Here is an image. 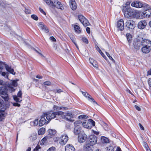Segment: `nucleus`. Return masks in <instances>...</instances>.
<instances>
[{
    "instance_id": "nucleus-1",
    "label": "nucleus",
    "mask_w": 151,
    "mask_h": 151,
    "mask_svg": "<svg viewBox=\"0 0 151 151\" xmlns=\"http://www.w3.org/2000/svg\"><path fill=\"white\" fill-rule=\"evenodd\" d=\"M63 114V112L61 111H58L55 112H52L44 114V116H45L46 118L48 120L47 121V123H48L50 120L51 119L55 118L56 115L60 116Z\"/></svg>"
},
{
    "instance_id": "nucleus-2",
    "label": "nucleus",
    "mask_w": 151,
    "mask_h": 151,
    "mask_svg": "<svg viewBox=\"0 0 151 151\" xmlns=\"http://www.w3.org/2000/svg\"><path fill=\"white\" fill-rule=\"evenodd\" d=\"M7 88L5 86H2L0 87V96L6 101H7L9 99L7 92Z\"/></svg>"
},
{
    "instance_id": "nucleus-3",
    "label": "nucleus",
    "mask_w": 151,
    "mask_h": 151,
    "mask_svg": "<svg viewBox=\"0 0 151 151\" xmlns=\"http://www.w3.org/2000/svg\"><path fill=\"white\" fill-rule=\"evenodd\" d=\"M134 9H131L129 6H124L123 7L122 11L124 13V17L128 18L132 16Z\"/></svg>"
},
{
    "instance_id": "nucleus-4",
    "label": "nucleus",
    "mask_w": 151,
    "mask_h": 151,
    "mask_svg": "<svg viewBox=\"0 0 151 151\" xmlns=\"http://www.w3.org/2000/svg\"><path fill=\"white\" fill-rule=\"evenodd\" d=\"M83 127L87 129H91L93 126H95V122L91 119L85 120L82 123Z\"/></svg>"
},
{
    "instance_id": "nucleus-5",
    "label": "nucleus",
    "mask_w": 151,
    "mask_h": 151,
    "mask_svg": "<svg viewBox=\"0 0 151 151\" xmlns=\"http://www.w3.org/2000/svg\"><path fill=\"white\" fill-rule=\"evenodd\" d=\"M63 113L62 114L60 115V116L63 119L71 122H73L74 121V120L71 119L73 118V115L71 112L67 111L66 113H65L63 112Z\"/></svg>"
},
{
    "instance_id": "nucleus-6",
    "label": "nucleus",
    "mask_w": 151,
    "mask_h": 151,
    "mask_svg": "<svg viewBox=\"0 0 151 151\" xmlns=\"http://www.w3.org/2000/svg\"><path fill=\"white\" fill-rule=\"evenodd\" d=\"M4 66H5L6 70L11 74L14 75L15 74V72H14L13 69L11 67L9 66L6 64L5 62L0 61V70H2L3 69Z\"/></svg>"
},
{
    "instance_id": "nucleus-7",
    "label": "nucleus",
    "mask_w": 151,
    "mask_h": 151,
    "mask_svg": "<svg viewBox=\"0 0 151 151\" xmlns=\"http://www.w3.org/2000/svg\"><path fill=\"white\" fill-rule=\"evenodd\" d=\"M125 24L127 29L131 30L134 29L135 27V22L133 21L130 19L127 20L125 23Z\"/></svg>"
},
{
    "instance_id": "nucleus-8",
    "label": "nucleus",
    "mask_w": 151,
    "mask_h": 151,
    "mask_svg": "<svg viewBox=\"0 0 151 151\" xmlns=\"http://www.w3.org/2000/svg\"><path fill=\"white\" fill-rule=\"evenodd\" d=\"M132 6L137 8H139L142 7H145L148 6V5L146 4H143L141 2L139 1H137L133 2L131 4Z\"/></svg>"
},
{
    "instance_id": "nucleus-9",
    "label": "nucleus",
    "mask_w": 151,
    "mask_h": 151,
    "mask_svg": "<svg viewBox=\"0 0 151 151\" xmlns=\"http://www.w3.org/2000/svg\"><path fill=\"white\" fill-rule=\"evenodd\" d=\"M87 138V135L84 132H81L78 136V141L80 143L84 142Z\"/></svg>"
},
{
    "instance_id": "nucleus-10",
    "label": "nucleus",
    "mask_w": 151,
    "mask_h": 151,
    "mask_svg": "<svg viewBox=\"0 0 151 151\" xmlns=\"http://www.w3.org/2000/svg\"><path fill=\"white\" fill-rule=\"evenodd\" d=\"M97 138L96 136L91 135L89 136L88 144L93 146L94 145L97 143Z\"/></svg>"
},
{
    "instance_id": "nucleus-11",
    "label": "nucleus",
    "mask_w": 151,
    "mask_h": 151,
    "mask_svg": "<svg viewBox=\"0 0 151 151\" xmlns=\"http://www.w3.org/2000/svg\"><path fill=\"white\" fill-rule=\"evenodd\" d=\"M18 81V80L16 79L12 81L11 83L9 84L7 86L8 89L10 90L12 92L14 91L15 89L13 87V86H17V82Z\"/></svg>"
},
{
    "instance_id": "nucleus-12",
    "label": "nucleus",
    "mask_w": 151,
    "mask_h": 151,
    "mask_svg": "<svg viewBox=\"0 0 151 151\" xmlns=\"http://www.w3.org/2000/svg\"><path fill=\"white\" fill-rule=\"evenodd\" d=\"M134 48L137 50L139 49L141 47V41L137 39L135 40L133 43Z\"/></svg>"
},
{
    "instance_id": "nucleus-13",
    "label": "nucleus",
    "mask_w": 151,
    "mask_h": 151,
    "mask_svg": "<svg viewBox=\"0 0 151 151\" xmlns=\"http://www.w3.org/2000/svg\"><path fill=\"white\" fill-rule=\"evenodd\" d=\"M68 140V137L66 134L62 135L60 137V144L62 145H65Z\"/></svg>"
},
{
    "instance_id": "nucleus-14",
    "label": "nucleus",
    "mask_w": 151,
    "mask_h": 151,
    "mask_svg": "<svg viewBox=\"0 0 151 151\" xmlns=\"http://www.w3.org/2000/svg\"><path fill=\"white\" fill-rule=\"evenodd\" d=\"M13 98L14 100L16 102H20L22 101V93L21 91H19L17 93V96L16 95L13 96Z\"/></svg>"
},
{
    "instance_id": "nucleus-15",
    "label": "nucleus",
    "mask_w": 151,
    "mask_h": 151,
    "mask_svg": "<svg viewBox=\"0 0 151 151\" xmlns=\"http://www.w3.org/2000/svg\"><path fill=\"white\" fill-rule=\"evenodd\" d=\"M148 6L145 7H146L145 10L143 12V14L146 17L149 18L151 17V9H149Z\"/></svg>"
},
{
    "instance_id": "nucleus-16",
    "label": "nucleus",
    "mask_w": 151,
    "mask_h": 151,
    "mask_svg": "<svg viewBox=\"0 0 151 151\" xmlns=\"http://www.w3.org/2000/svg\"><path fill=\"white\" fill-rule=\"evenodd\" d=\"M38 26L39 28L46 33H48L49 30L47 27L42 22L38 23Z\"/></svg>"
},
{
    "instance_id": "nucleus-17",
    "label": "nucleus",
    "mask_w": 151,
    "mask_h": 151,
    "mask_svg": "<svg viewBox=\"0 0 151 151\" xmlns=\"http://www.w3.org/2000/svg\"><path fill=\"white\" fill-rule=\"evenodd\" d=\"M147 24L146 21L142 20L139 22L138 24V27L139 29H143L145 28Z\"/></svg>"
},
{
    "instance_id": "nucleus-18",
    "label": "nucleus",
    "mask_w": 151,
    "mask_h": 151,
    "mask_svg": "<svg viewBox=\"0 0 151 151\" xmlns=\"http://www.w3.org/2000/svg\"><path fill=\"white\" fill-rule=\"evenodd\" d=\"M81 92L83 95L86 98H88V100L89 101L93 102L94 103L97 104L96 102L95 101L94 99H93L91 96L86 92H83L81 91Z\"/></svg>"
},
{
    "instance_id": "nucleus-19",
    "label": "nucleus",
    "mask_w": 151,
    "mask_h": 151,
    "mask_svg": "<svg viewBox=\"0 0 151 151\" xmlns=\"http://www.w3.org/2000/svg\"><path fill=\"white\" fill-rule=\"evenodd\" d=\"M124 21L122 19L118 21L117 24V27L118 29L120 31L124 29Z\"/></svg>"
},
{
    "instance_id": "nucleus-20",
    "label": "nucleus",
    "mask_w": 151,
    "mask_h": 151,
    "mask_svg": "<svg viewBox=\"0 0 151 151\" xmlns=\"http://www.w3.org/2000/svg\"><path fill=\"white\" fill-rule=\"evenodd\" d=\"M142 46L151 47V41L148 40H144L141 41Z\"/></svg>"
},
{
    "instance_id": "nucleus-21",
    "label": "nucleus",
    "mask_w": 151,
    "mask_h": 151,
    "mask_svg": "<svg viewBox=\"0 0 151 151\" xmlns=\"http://www.w3.org/2000/svg\"><path fill=\"white\" fill-rule=\"evenodd\" d=\"M70 6L73 10H75L77 8L75 0H69Z\"/></svg>"
},
{
    "instance_id": "nucleus-22",
    "label": "nucleus",
    "mask_w": 151,
    "mask_h": 151,
    "mask_svg": "<svg viewBox=\"0 0 151 151\" xmlns=\"http://www.w3.org/2000/svg\"><path fill=\"white\" fill-rule=\"evenodd\" d=\"M93 146L88 143L84 146V151H93Z\"/></svg>"
},
{
    "instance_id": "nucleus-23",
    "label": "nucleus",
    "mask_w": 151,
    "mask_h": 151,
    "mask_svg": "<svg viewBox=\"0 0 151 151\" xmlns=\"http://www.w3.org/2000/svg\"><path fill=\"white\" fill-rule=\"evenodd\" d=\"M53 4L55 6V7L56 6L57 8L63 10L64 9V8L61 3L58 1H55Z\"/></svg>"
},
{
    "instance_id": "nucleus-24",
    "label": "nucleus",
    "mask_w": 151,
    "mask_h": 151,
    "mask_svg": "<svg viewBox=\"0 0 151 151\" xmlns=\"http://www.w3.org/2000/svg\"><path fill=\"white\" fill-rule=\"evenodd\" d=\"M132 14L131 17H133L137 19H139L140 17V14L139 11H136L134 10L133 12H132Z\"/></svg>"
},
{
    "instance_id": "nucleus-25",
    "label": "nucleus",
    "mask_w": 151,
    "mask_h": 151,
    "mask_svg": "<svg viewBox=\"0 0 151 151\" xmlns=\"http://www.w3.org/2000/svg\"><path fill=\"white\" fill-rule=\"evenodd\" d=\"M45 117V116H44V114L41 116V118L39 122V124L40 126H43L46 122L47 121Z\"/></svg>"
},
{
    "instance_id": "nucleus-26",
    "label": "nucleus",
    "mask_w": 151,
    "mask_h": 151,
    "mask_svg": "<svg viewBox=\"0 0 151 151\" xmlns=\"http://www.w3.org/2000/svg\"><path fill=\"white\" fill-rule=\"evenodd\" d=\"M65 151H75L74 147L70 144H68L65 147Z\"/></svg>"
},
{
    "instance_id": "nucleus-27",
    "label": "nucleus",
    "mask_w": 151,
    "mask_h": 151,
    "mask_svg": "<svg viewBox=\"0 0 151 151\" xmlns=\"http://www.w3.org/2000/svg\"><path fill=\"white\" fill-rule=\"evenodd\" d=\"M89 61L91 64L95 68H98V66L97 62L93 58H90L89 59Z\"/></svg>"
},
{
    "instance_id": "nucleus-28",
    "label": "nucleus",
    "mask_w": 151,
    "mask_h": 151,
    "mask_svg": "<svg viewBox=\"0 0 151 151\" xmlns=\"http://www.w3.org/2000/svg\"><path fill=\"white\" fill-rule=\"evenodd\" d=\"M142 51L145 53H148L151 50V47L142 46L141 48Z\"/></svg>"
},
{
    "instance_id": "nucleus-29",
    "label": "nucleus",
    "mask_w": 151,
    "mask_h": 151,
    "mask_svg": "<svg viewBox=\"0 0 151 151\" xmlns=\"http://www.w3.org/2000/svg\"><path fill=\"white\" fill-rule=\"evenodd\" d=\"M81 127H75L74 129V133L75 135H78L81 133Z\"/></svg>"
},
{
    "instance_id": "nucleus-30",
    "label": "nucleus",
    "mask_w": 151,
    "mask_h": 151,
    "mask_svg": "<svg viewBox=\"0 0 151 151\" xmlns=\"http://www.w3.org/2000/svg\"><path fill=\"white\" fill-rule=\"evenodd\" d=\"M46 2L47 4H48L52 8H55V6L53 4V2L51 1V0H43Z\"/></svg>"
},
{
    "instance_id": "nucleus-31",
    "label": "nucleus",
    "mask_w": 151,
    "mask_h": 151,
    "mask_svg": "<svg viewBox=\"0 0 151 151\" xmlns=\"http://www.w3.org/2000/svg\"><path fill=\"white\" fill-rule=\"evenodd\" d=\"M49 139V137H48L46 136L45 137L41 140L40 142V144L41 145H43L44 143L48 141Z\"/></svg>"
},
{
    "instance_id": "nucleus-32",
    "label": "nucleus",
    "mask_w": 151,
    "mask_h": 151,
    "mask_svg": "<svg viewBox=\"0 0 151 151\" xmlns=\"http://www.w3.org/2000/svg\"><path fill=\"white\" fill-rule=\"evenodd\" d=\"M49 134L50 135H54L56 133V131L55 129H49L48 131Z\"/></svg>"
},
{
    "instance_id": "nucleus-33",
    "label": "nucleus",
    "mask_w": 151,
    "mask_h": 151,
    "mask_svg": "<svg viewBox=\"0 0 151 151\" xmlns=\"http://www.w3.org/2000/svg\"><path fill=\"white\" fill-rule=\"evenodd\" d=\"M82 122L80 120L76 121L74 123L75 127H81L80 125L81 124Z\"/></svg>"
},
{
    "instance_id": "nucleus-34",
    "label": "nucleus",
    "mask_w": 151,
    "mask_h": 151,
    "mask_svg": "<svg viewBox=\"0 0 151 151\" xmlns=\"http://www.w3.org/2000/svg\"><path fill=\"white\" fill-rule=\"evenodd\" d=\"M101 141L103 143H107L109 142L108 139L104 137H101Z\"/></svg>"
},
{
    "instance_id": "nucleus-35",
    "label": "nucleus",
    "mask_w": 151,
    "mask_h": 151,
    "mask_svg": "<svg viewBox=\"0 0 151 151\" xmlns=\"http://www.w3.org/2000/svg\"><path fill=\"white\" fill-rule=\"evenodd\" d=\"M74 29L75 31L78 33H80L81 32V29L80 27L77 25H75L74 26Z\"/></svg>"
},
{
    "instance_id": "nucleus-36",
    "label": "nucleus",
    "mask_w": 151,
    "mask_h": 151,
    "mask_svg": "<svg viewBox=\"0 0 151 151\" xmlns=\"http://www.w3.org/2000/svg\"><path fill=\"white\" fill-rule=\"evenodd\" d=\"M45 129L44 128H40L38 131V134L40 135H42L44 134L45 132Z\"/></svg>"
},
{
    "instance_id": "nucleus-37",
    "label": "nucleus",
    "mask_w": 151,
    "mask_h": 151,
    "mask_svg": "<svg viewBox=\"0 0 151 151\" xmlns=\"http://www.w3.org/2000/svg\"><path fill=\"white\" fill-rule=\"evenodd\" d=\"M81 23L85 27H86L89 25V23L88 21L86 18Z\"/></svg>"
},
{
    "instance_id": "nucleus-38",
    "label": "nucleus",
    "mask_w": 151,
    "mask_h": 151,
    "mask_svg": "<svg viewBox=\"0 0 151 151\" xmlns=\"http://www.w3.org/2000/svg\"><path fill=\"white\" fill-rule=\"evenodd\" d=\"M37 134H33L31 135L30 137V140L33 141L36 140V139H37Z\"/></svg>"
},
{
    "instance_id": "nucleus-39",
    "label": "nucleus",
    "mask_w": 151,
    "mask_h": 151,
    "mask_svg": "<svg viewBox=\"0 0 151 151\" xmlns=\"http://www.w3.org/2000/svg\"><path fill=\"white\" fill-rule=\"evenodd\" d=\"M127 40L129 43H131V40H132V37L131 35L129 34H127Z\"/></svg>"
},
{
    "instance_id": "nucleus-40",
    "label": "nucleus",
    "mask_w": 151,
    "mask_h": 151,
    "mask_svg": "<svg viewBox=\"0 0 151 151\" xmlns=\"http://www.w3.org/2000/svg\"><path fill=\"white\" fill-rule=\"evenodd\" d=\"M78 18L80 21L82 23L83 21L84 20L85 18L83 15H80L78 16Z\"/></svg>"
},
{
    "instance_id": "nucleus-41",
    "label": "nucleus",
    "mask_w": 151,
    "mask_h": 151,
    "mask_svg": "<svg viewBox=\"0 0 151 151\" xmlns=\"http://www.w3.org/2000/svg\"><path fill=\"white\" fill-rule=\"evenodd\" d=\"M1 70H0V74H1V75L4 76L5 78H8V75L7 74H6V73L4 72H2Z\"/></svg>"
},
{
    "instance_id": "nucleus-42",
    "label": "nucleus",
    "mask_w": 151,
    "mask_h": 151,
    "mask_svg": "<svg viewBox=\"0 0 151 151\" xmlns=\"http://www.w3.org/2000/svg\"><path fill=\"white\" fill-rule=\"evenodd\" d=\"M4 112H0V121H2L4 119Z\"/></svg>"
},
{
    "instance_id": "nucleus-43",
    "label": "nucleus",
    "mask_w": 151,
    "mask_h": 151,
    "mask_svg": "<svg viewBox=\"0 0 151 151\" xmlns=\"http://www.w3.org/2000/svg\"><path fill=\"white\" fill-rule=\"evenodd\" d=\"M67 109V108L62 107H59L56 106L54 107V109H56V110H59L62 109Z\"/></svg>"
},
{
    "instance_id": "nucleus-44",
    "label": "nucleus",
    "mask_w": 151,
    "mask_h": 151,
    "mask_svg": "<svg viewBox=\"0 0 151 151\" xmlns=\"http://www.w3.org/2000/svg\"><path fill=\"white\" fill-rule=\"evenodd\" d=\"M78 118L79 119H86L88 118V116L85 115H81L79 116Z\"/></svg>"
},
{
    "instance_id": "nucleus-45",
    "label": "nucleus",
    "mask_w": 151,
    "mask_h": 151,
    "mask_svg": "<svg viewBox=\"0 0 151 151\" xmlns=\"http://www.w3.org/2000/svg\"><path fill=\"white\" fill-rule=\"evenodd\" d=\"M106 148L107 151H114V147L112 146H109Z\"/></svg>"
},
{
    "instance_id": "nucleus-46",
    "label": "nucleus",
    "mask_w": 151,
    "mask_h": 151,
    "mask_svg": "<svg viewBox=\"0 0 151 151\" xmlns=\"http://www.w3.org/2000/svg\"><path fill=\"white\" fill-rule=\"evenodd\" d=\"M143 143L144 145V147L146 149V151L148 150V149H150L148 147V145L145 142L143 141Z\"/></svg>"
},
{
    "instance_id": "nucleus-47",
    "label": "nucleus",
    "mask_w": 151,
    "mask_h": 151,
    "mask_svg": "<svg viewBox=\"0 0 151 151\" xmlns=\"http://www.w3.org/2000/svg\"><path fill=\"white\" fill-rule=\"evenodd\" d=\"M82 41L86 44H87L88 43V39L86 37H83L82 38Z\"/></svg>"
},
{
    "instance_id": "nucleus-48",
    "label": "nucleus",
    "mask_w": 151,
    "mask_h": 151,
    "mask_svg": "<svg viewBox=\"0 0 151 151\" xmlns=\"http://www.w3.org/2000/svg\"><path fill=\"white\" fill-rule=\"evenodd\" d=\"M31 18L35 20H38V17L35 15L33 14L31 16Z\"/></svg>"
},
{
    "instance_id": "nucleus-49",
    "label": "nucleus",
    "mask_w": 151,
    "mask_h": 151,
    "mask_svg": "<svg viewBox=\"0 0 151 151\" xmlns=\"http://www.w3.org/2000/svg\"><path fill=\"white\" fill-rule=\"evenodd\" d=\"M43 84L45 85H46L47 86H49L51 85V83L50 81H46L44 82Z\"/></svg>"
},
{
    "instance_id": "nucleus-50",
    "label": "nucleus",
    "mask_w": 151,
    "mask_h": 151,
    "mask_svg": "<svg viewBox=\"0 0 151 151\" xmlns=\"http://www.w3.org/2000/svg\"><path fill=\"white\" fill-rule=\"evenodd\" d=\"M38 119H35L33 122V125L34 126H36L38 123Z\"/></svg>"
},
{
    "instance_id": "nucleus-51",
    "label": "nucleus",
    "mask_w": 151,
    "mask_h": 151,
    "mask_svg": "<svg viewBox=\"0 0 151 151\" xmlns=\"http://www.w3.org/2000/svg\"><path fill=\"white\" fill-rule=\"evenodd\" d=\"M70 39L72 40V42L74 43V42H75V38L74 36L73 35H72L71 34L70 35Z\"/></svg>"
},
{
    "instance_id": "nucleus-52",
    "label": "nucleus",
    "mask_w": 151,
    "mask_h": 151,
    "mask_svg": "<svg viewBox=\"0 0 151 151\" xmlns=\"http://www.w3.org/2000/svg\"><path fill=\"white\" fill-rule=\"evenodd\" d=\"M24 12L26 14H29L31 13V10L27 9H25Z\"/></svg>"
},
{
    "instance_id": "nucleus-53",
    "label": "nucleus",
    "mask_w": 151,
    "mask_h": 151,
    "mask_svg": "<svg viewBox=\"0 0 151 151\" xmlns=\"http://www.w3.org/2000/svg\"><path fill=\"white\" fill-rule=\"evenodd\" d=\"M47 151H55V148L54 147H52L49 148Z\"/></svg>"
},
{
    "instance_id": "nucleus-54",
    "label": "nucleus",
    "mask_w": 151,
    "mask_h": 151,
    "mask_svg": "<svg viewBox=\"0 0 151 151\" xmlns=\"http://www.w3.org/2000/svg\"><path fill=\"white\" fill-rule=\"evenodd\" d=\"M40 148V147L39 145H37L36 147L34 149V151H37V150Z\"/></svg>"
},
{
    "instance_id": "nucleus-55",
    "label": "nucleus",
    "mask_w": 151,
    "mask_h": 151,
    "mask_svg": "<svg viewBox=\"0 0 151 151\" xmlns=\"http://www.w3.org/2000/svg\"><path fill=\"white\" fill-rule=\"evenodd\" d=\"M3 100L0 99V109H2L1 107L3 106Z\"/></svg>"
},
{
    "instance_id": "nucleus-56",
    "label": "nucleus",
    "mask_w": 151,
    "mask_h": 151,
    "mask_svg": "<svg viewBox=\"0 0 151 151\" xmlns=\"http://www.w3.org/2000/svg\"><path fill=\"white\" fill-rule=\"evenodd\" d=\"M13 104V106H15L19 107L20 106V104L17 103H14Z\"/></svg>"
},
{
    "instance_id": "nucleus-57",
    "label": "nucleus",
    "mask_w": 151,
    "mask_h": 151,
    "mask_svg": "<svg viewBox=\"0 0 151 151\" xmlns=\"http://www.w3.org/2000/svg\"><path fill=\"white\" fill-rule=\"evenodd\" d=\"M4 82L2 80H0V85H2V86H4Z\"/></svg>"
},
{
    "instance_id": "nucleus-58",
    "label": "nucleus",
    "mask_w": 151,
    "mask_h": 151,
    "mask_svg": "<svg viewBox=\"0 0 151 151\" xmlns=\"http://www.w3.org/2000/svg\"><path fill=\"white\" fill-rule=\"evenodd\" d=\"M50 39L53 42H55L56 41L55 38L53 36L51 37H50Z\"/></svg>"
},
{
    "instance_id": "nucleus-59",
    "label": "nucleus",
    "mask_w": 151,
    "mask_h": 151,
    "mask_svg": "<svg viewBox=\"0 0 151 151\" xmlns=\"http://www.w3.org/2000/svg\"><path fill=\"white\" fill-rule=\"evenodd\" d=\"M135 107L136 108V109L137 110H138L139 111H140L141 110L140 108L138 106L135 105Z\"/></svg>"
},
{
    "instance_id": "nucleus-60",
    "label": "nucleus",
    "mask_w": 151,
    "mask_h": 151,
    "mask_svg": "<svg viewBox=\"0 0 151 151\" xmlns=\"http://www.w3.org/2000/svg\"><path fill=\"white\" fill-rule=\"evenodd\" d=\"M148 82L151 88V78H149Z\"/></svg>"
},
{
    "instance_id": "nucleus-61",
    "label": "nucleus",
    "mask_w": 151,
    "mask_h": 151,
    "mask_svg": "<svg viewBox=\"0 0 151 151\" xmlns=\"http://www.w3.org/2000/svg\"><path fill=\"white\" fill-rule=\"evenodd\" d=\"M86 31L88 33V34H89L90 33V28L88 27H87L86 28Z\"/></svg>"
},
{
    "instance_id": "nucleus-62",
    "label": "nucleus",
    "mask_w": 151,
    "mask_h": 151,
    "mask_svg": "<svg viewBox=\"0 0 151 151\" xmlns=\"http://www.w3.org/2000/svg\"><path fill=\"white\" fill-rule=\"evenodd\" d=\"M139 126L140 128L142 130H144V128L143 127L142 125L140 123L139 124Z\"/></svg>"
},
{
    "instance_id": "nucleus-63",
    "label": "nucleus",
    "mask_w": 151,
    "mask_h": 151,
    "mask_svg": "<svg viewBox=\"0 0 151 151\" xmlns=\"http://www.w3.org/2000/svg\"><path fill=\"white\" fill-rule=\"evenodd\" d=\"M39 10L42 13H43L44 15H45L46 14V13L41 8H40Z\"/></svg>"
},
{
    "instance_id": "nucleus-64",
    "label": "nucleus",
    "mask_w": 151,
    "mask_h": 151,
    "mask_svg": "<svg viewBox=\"0 0 151 151\" xmlns=\"http://www.w3.org/2000/svg\"><path fill=\"white\" fill-rule=\"evenodd\" d=\"M147 74L149 75H151V69L148 71Z\"/></svg>"
}]
</instances>
